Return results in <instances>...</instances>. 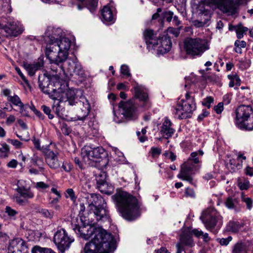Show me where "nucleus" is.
<instances>
[{"instance_id": "nucleus-9", "label": "nucleus", "mask_w": 253, "mask_h": 253, "mask_svg": "<svg viewBox=\"0 0 253 253\" xmlns=\"http://www.w3.org/2000/svg\"><path fill=\"white\" fill-rule=\"evenodd\" d=\"M193 234L199 237L203 235V232L197 229L192 230L190 227L183 229L180 236L179 241L176 245V253H181L184 250V246L192 247L194 246V243L192 239Z\"/></svg>"}, {"instance_id": "nucleus-1", "label": "nucleus", "mask_w": 253, "mask_h": 253, "mask_svg": "<svg viewBox=\"0 0 253 253\" xmlns=\"http://www.w3.org/2000/svg\"><path fill=\"white\" fill-rule=\"evenodd\" d=\"M82 225H73L76 233L85 240L91 239L84 248L85 253H110L116 249V242L113 236L101 227H95L96 221L85 222L81 217Z\"/></svg>"}, {"instance_id": "nucleus-37", "label": "nucleus", "mask_w": 253, "mask_h": 253, "mask_svg": "<svg viewBox=\"0 0 253 253\" xmlns=\"http://www.w3.org/2000/svg\"><path fill=\"white\" fill-rule=\"evenodd\" d=\"M238 185L241 190H247L250 187V182L245 178H239Z\"/></svg>"}, {"instance_id": "nucleus-44", "label": "nucleus", "mask_w": 253, "mask_h": 253, "mask_svg": "<svg viewBox=\"0 0 253 253\" xmlns=\"http://www.w3.org/2000/svg\"><path fill=\"white\" fill-rule=\"evenodd\" d=\"M181 29V27L177 28L170 27L168 29V32L169 34L173 35L175 37H177L180 34Z\"/></svg>"}, {"instance_id": "nucleus-13", "label": "nucleus", "mask_w": 253, "mask_h": 253, "mask_svg": "<svg viewBox=\"0 0 253 253\" xmlns=\"http://www.w3.org/2000/svg\"><path fill=\"white\" fill-rule=\"evenodd\" d=\"M53 242L58 249L62 253L68 250L71 244L74 242V239L68 235L63 228L58 229L53 237Z\"/></svg>"}, {"instance_id": "nucleus-21", "label": "nucleus", "mask_w": 253, "mask_h": 253, "mask_svg": "<svg viewBox=\"0 0 253 253\" xmlns=\"http://www.w3.org/2000/svg\"><path fill=\"white\" fill-rule=\"evenodd\" d=\"M106 176L105 172L100 171L96 175V183L100 192L110 195L113 191V187L112 186H108V183L106 181Z\"/></svg>"}, {"instance_id": "nucleus-16", "label": "nucleus", "mask_w": 253, "mask_h": 253, "mask_svg": "<svg viewBox=\"0 0 253 253\" xmlns=\"http://www.w3.org/2000/svg\"><path fill=\"white\" fill-rule=\"evenodd\" d=\"M200 167L192 166L190 161H186L181 166L180 172L177 177L182 180H185L190 183L193 181V175L196 171L199 169Z\"/></svg>"}, {"instance_id": "nucleus-53", "label": "nucleus", "mask_w": 253, "mask_h": 253, "mask_svg": "<svg viewBox=\"0 0 253 253\" xmlns=\"http://www.w3.org/2000/svg\"><path fill=\"white\" fill-rule=\"evenodd\" d=\"M7 141L10 142L16 148H21L22 145V143L17 140L8 139Z\"/></svg>"}, {"instance_id": "nucleus-26", "label": "nucleus", "mask_w": 253, "mask_h": 253, "mask_svg": "<svg viewBox=\"0 0 253 253\" xmlns=\"http://www.w3.org/2000/svg\"><path fill=\"white\" fill-rule=\"evenodd\" d=\"M64 100H60L57 99H53L54 100V102L52 106V109L55 113L59 115L61 110V106L60 105V103L63 102H68V104L71 106L75 105V93L74 92V95L73 96L69 97L68 96H65Z\"/></svg>"}, {"instance_id": "nucleus-52", "label": "nucleus", "mask_w": 253, "mask_h": 253, "mask_svg": "<svg viewBox=\"0 0 253 253\" xmlns=\"http://www.w3.org/2000/svg\"><path fill=\"white\" fill-rule=\"evenodd\" d=\"M161 151V149L158 147H152L151 148V154L153 157L160 155Z\"/></svg>"}, {"instance_id": "nucleus-36", "label": "nucleus", "mask_w": 253, "mask_h": 253, "mask_svg": "<svg viewBox=\"0 0 253 253\" xmlns=\"http://www.w3.org/2000/svg\"><path fill=\"white\" fill-rule=\"evenodd\" d=\"M32 253H56L51 249L45 248H42L36 246L32 250Z\"/></svg>"}, {"instance_id": "nucleus-18", "label": "nucleus", "mask_w": 253, "mask_h": 253, "mask_svg": "<svg viewBox=\"0 0 253 253\" xmlns=\"http://www.w3.org/2000/svg\"><path fill=\"white\" fill-rule=\"evenodd\" d=\"M119 108L124 116L130 120H135L137 118L136 108L131 101H121L119 104Z\"/></svg>"}, {"instance_id": "nucleus-49", "label": "nucleus", "mask_w": 253, "mask_h": 253, "mask_svg": "<svg viewBox=\"0 0 253 253\" xmlns=\"http://www.w3.org/2000/svg\"><path fill=\"white\" fill-rule=\"evenodd\" d=\"M232 239V238L231 236H228L226 238H222V239H220L218 240H219V242L221 245L227 246L229 244L230 242L231 241Z\"/></svg>"}, {"instance_id": "nucleus-11", "label": "nucleus", "mask_w": 253, "mask_h": 253, "mask_svg": "<svg viewBox=\"0 0 253 253\" xmlns=\"http://www.w3.org/2000/svg\"><path fill=\"white\" fill-rule=\"evenodd\" d=\"M5 20L6 23L1 24V34L6 37H16L23 33L24 28L20 22L11 17H8Z\"/></svg>"}, {"instance_id": "nucleus-45", "label": "nucleus", "mask_w": 253, "mask_h": 253, "mask_svg": "<svg viewBox=\"0 0 253 253\" xmlns=\"http://www.w3.org/2000/svg\"><path fill=\"white\" fill-rule=\"evenodd\" d=\"M40 213L46 218L50 219L53 217V212L47 209H41Z\"/></svg>"}, {"instance_id": "nucleus-41", "label": "nucleus", "mask_w": 253, "mask_h": 253, "mask_svg": "<svg viewBox=\"0 0 253 253\" xmlns=\"http://www.w3.org/2000/svg\"><path fill=\"white\" fill-rule=\"evenodd\" d=\"M9 154V147L6 143H3L2 144V147L1 148V158L7 157Z\"/></svg>"}, {"instance_id": "nucleus-10", "label": "nucleus", "mask_w": 253, "mask_h": 253, "mask_svg": "<svg viewBox=\"0 0 253 253\" xmlns=\"http://www.w3.org/2000/svg\"><path fill=\"white\" fill-rule=\"evenodd\" d=\"M241 0H201L207 5L213 9L218 8L224 13L231 14L236 12L235 4L239 3Z\"/></svg>"}, {"instance_id": "nucleus-59", "label": "nucleus", "mask_w": 253, "mask_h": 253, "mask_svg": "<svg viewBox=\"0 0 253 253\" xmlns=\"http://www.w3.org/2000/svg\"><path fill=\"white\" fill-rule=\"evenodd\" d=\"M245 173L246 175L250 176H253V168L248 166L245 169Z\"/></svg>"}, {"instance_id": "nucleus-24", "label": "nucleus", "mask_w": 253, "mask_h": 253, "mask_svg": "<svg viewBox=\"0 0 253 253\" xmlns=\"http://www.w3.org/2000/svg\"><path fill=\"white\" fill-rule=\"evenodd\" d=\"M158 45L155 47H158V51L161 54H164L169 52L172 46V42L170 37L168 34L158 39Z\"/></svg>"}, {"instance_id": "nucleus-39", "label": "nucleus", "mask_w": 253, "mask_h": 253, "mask_svg": "<svg viewBox=\"0 0 253 253\" xmlns=\"http://www.w3.org/2000/svg\"><path fill=\"white\" fill-rule=\"evenodd\" d=\"M34 187L39 191H43L49 188V185L43 181L37 182L35 183Z\"/></svg>"}, {"instance_id": "nucleus-60", "label": "nucleus", "mask_w": 253, "mask_h": 253, "mask_svg": "<svg viewBox=\"0 0 253 253\" xmlns=\"http://www.w3.org/2000/svg\"><path fill=\"white\" fill-rule=\"evenodd\" d=\"M201 15V16H206V18H205V21H208L210 19V16L209 15V11L207 10H204L202 11L200 10V12L199 13ZM206 22V21H205Z\"/></svg>"}, {"instance_id": "nucleus-63", "label": "nucleus", "mask_w": 253, "mask_h": 253, "mask_svg": "<svg viewBox=\"0 0 253 253\" xmlns=\"http://www.w3.org/2000/svg\"><path fill=\"white\" fill-rule=\"evenodd\" d=\"M15 121V118L13 115H10L6 120V124L7 125H10L12 124Z\"/></svg>"}, {"instance_id": "nucleus-30", "label": "nucleus", "mask_w": 253, "mask_h": 253, "mask_svg": "<svg viewBox=\"0 0 253 253\" xmlns=\"http://www.w3.org/2000/svg\"><path fill=\"white\" fill-rule=\"evenodd\" d=\"M101 15L103 20L106 22H113L114 21V15L110 8L105 6L102 10Z\"/></svg>"}, {"instance_id": "nucleus-48", "label": "nucleus", "mask_w": 253, "mask_h": 253, "mask_svg": "<svg viewBox=\"0 0 253 253\" xmlns=\"http://www.w3.org/2000/svg\"><path fill=\"white\" fill-rule=\"evenodd\" d=\"M66 197L70 198L72 201H75L76 199L75 193L71 188H69L66 190Z\"/></svg>"}, {"instance_id": "nucleus-12", "label": "nucleus", "mask_w": 253, "mask_h": 253, "mask_svg": "<svg viewBox=\"0 0 253 253\" xmlns=\"http://www.w3.org/2000/svg\"><path fill=\"white\" fill-rule=\"evenodd\" d=\"M200 218L208 229H211L216 225L220 227L222 224V217L213 209H208L204 211Z\"/></svg>"}, {"instance_id": "nucleus-33", "label": "nucleus", "mask_w": 253, "mask_h": 253, "mask_svg": "<svg viewBox=\"0 0 253 253\" xmlns=\"http://www.w3.org/2000/svg\"><path fill=\"white\" fill-rule=\"evenodd\" d=\"M17 190L20 195L24 198L32 199L34 196V193L30 191L29 189H26L22 187H18Z\"/></svg>"}, {"instance_id": "nucleus-23", "label": "nucleus", "mask_w": 253, "mask_h": 253, "mask_svg": "<svg viewBox=\"0 0 253 253\" xmlns=\"http://www.w3.org/2000/svg\"><path fill=\"white\" fill-rule=\"evenodd\" d=\"M134 97L139 101L148 105L149 103L148 90L143 85L136 84L133 87Z\"/></svg>"}, {"instance_id": "nucleus-3", "label": "nucleus", "mask_w": 253, "mask_h": 253, "mask_svg": "<svg viewBox=\"0 0 253 253\" xmlns=\"http://www.w3.org/2000/svg\"><path fill=\"white\" fill-rule=\"evenodd\" d=\"M112 198L125 219L131 221L140 216V206L138 201L129 193L119 191L112 196Z\"/></svg>"}, {"instance_id": "nucleus-56", "label": "nucleus", "mask_w": 253, "mask_h": 253, "mask_svg": "<svg viewBox=\"0 0 253 253\" xmlns=\"http://www.w3.org/2000/svg\"><path fill=\"white\" fill-rule=\"evenodd\" d=\"M165 17L168 22L171 21L172 19H173V13L172 11H169L165 13Z\"/></svg>"}, {"instance_id": "nucleus-50", "label": "nucleus", "mask_w": 253, "mask_h": 253, "mask_svg": "<svg viewBox=\"0 0 253 253\" xmlns=\"http://www.w3.org/2000/svg\"><path fill=\"white\" fill-rule=\"evenodd\" d=\"M15 69L16 72L20 76V77H21L22 80L24 82L25 84L26 85H29V84L28 81L26 79V78L25 77V76L24 75V74L22 73V72H21V70L20 69V68L19 67H15Z\"/></svg>"}, {"instance_id": "nucleus-20", "label": "nucleus", "mask_w": 253, "mask_h": 253, "mask_svg": "<svg viewBox=\"0 0 253 253\" xmlns=\"http://www.w3.org/2000/svg\"><path fill=\"white\" fill-rule=\"evenodd\" d=\"M7 250L8 253H26L27 246L24 241L16 238L9 242Z\"/></svg>"}, {"instance_id": "nucleus-57", "label": "nucleus", "mask_w": 253, "mask_h": 253, "mask_svg": "<svg viewBox=\"0 0 253 253\" xmlns=\"http://www.w3.org/2000/svg\"><path fill=\"white\" fill-rule=\"evenodd\" d=\"M235 45L237 47L245 48L246 46V42L244 41L237 40L235 42Z\"/></svg>"}, {"instance_id": "nucleus-5", "label": "nucleus", "mask_w": 253, "mask_h": 253, "mask_svg": "<svg viewBox=\"0 0 253 253\" xmlns=\"http://www.w3.org/2000/svg\"><path fill=\"white\" fill-rule=\"evenodd\" d=\"M235 124L240 129L253 130V109L250 105H242L235 111Z\"/></svg>"}, {"instance_id": "nucleus-15", "label": "nucleus", "mask_w": 253, "mask_h": 253, "mask_svg": "<svg viewBox=\"0 0 253 253\" xmlns=\"http://www.w3.org/2000/svg\"><path fill=\"white\" fill-rule=\"evenodd\" d=\"M62 63L63 64L61 65L60 68L64 72H66L71 76L76 75L82 76L83 75V68L77 57L67 58Z\"/></svg>"}, {"instance_id": "nucleus-58", "label": "nucleus", "mask_w": 253, "mask_h": 253, "mask_svg": "<svg viewBox=\"0 0 253 253\" xmlns=\"http://www.w3.org/2000/svg\"><path fill=\"white\" fill-rule=\"evenodd\" d=\"M62 168L66 172H69L72 169L71 165L67 163H62Z\"/></svg>"}, {"instance_id": "nucleus-32", "label": "nucleus", "mask_w": 253, "mask_h": 253, "mask_svg": "<svg viewBox=\"0 0 253 253\" xmlns=\"http://www.w3.org/2000/svg\"><path fill=\"white\" fill-rule=\"evenodd\" d=\"M31 163L37 166L41 171L43 170L44 162L42 158L35 154L31 159Z\"/></svg>"}, {"instance_id": "nucleus-62", "label": "nucleus", "mask_w": 253, "mask_h": 253, "mask_svg": "<svg viewBox=\"0 0 253 253\" xmlns=\"http://www.w3.org/2000/svg\"><path fill=\"white\" fill-rule=\"evenodd\" d=\"M136 134H137V135L138 137L139 141L141 142H144L147 139L146 136L145 135L141 134V132L140 131H137Z\"/></svg>"}, {"instance_id": "nucleus-19", "label": "nucleus", "mask_w": 253, "mask_h": 253, "mask_svg": "<svg viewBox=\"0 0 253 253\" xmlns=\"http://www.w3.org/2000/svg\"><path fill=\"white\" fill-rule=\"evenodd\" d=\"M77 98L75 97V105L77 103L79 107L77 114V119L78 120H84L88 115L90 110V106L88 101L85 98L82 97L78 102Z\"/></svg>"}, {"instance_id": "nucleus-2", "label": "nucleus", "mask_w": 253, "mask_h": 253, "mask_svg": "<svg viewBox=\"0 0 253 253\" xmlns=\"http://www.w3.org/2000/svg\"><path fill=\"white\" fill-rule=\"evenodd\" d=\"M62 30L60 28L53 29L51 35L45 33V41L48 45L45 49L46 57L50 63L59 65L68 56L71 46V40L66 37L61 38Z\"/></svg>"}, {"instance_id": "nucleus-27", "label": "nucleus", "mask_w": 253, "mask_h": 253, "mask_svg": "<svg viewBox=\"0 0 253 253\" xmlns=\"http://www.w3.org/2000/svg\"><path fill=\"white\" fill-rule=\"evenodd\" d=\"M43 66V62L42 60H40L33 64H28L27 63H23L24 67L28 71L29 75L31 76L34 75L36 72L41 69Z\"/></svg>"}, {"instance_id": "nucleus-4", "label": "nucleus", "mask_w": 253, "mask_h": 253, "mask_svg": "<svg viewBox=\"0 0 253 253\" xmlns=\"http://www.w3.org/2000/svg\"><path fill=\"white\" fill-rule=\"evenodd\" d=\"M88 208L90 212L89 216L96 218V221L105 220L109 219L108 211L106 209L105 200L99 194H89L86 197Z\"/></svg>"}, {"instance_id": "nucleus-7", "label": "nucleus", "mask_w": 253, "mask_h": 253, "mask_svg": "<svg viewBox=\"0 0 253 253\" xmlns=\"http://www.w3.org/2000/svg\"><path fill=\"white\" fill-rule=\"evenodd\" d=\"M210 48V42L207 39L189 38L185 40L184 48L187 54L192 57L201 56Z\"/></svg>"}, {"instance_id": "nucleus-8", "label": "nucleus", "mask_w": 253, "mask_h": 253, "mask_svg": "<svg viewBox=\"0 0 253 253\" xmlns=\"http://www.w3.org/2000/svg\"><path fill=\"white\" fill-rule=\"evenodd\" d=\"M39 85L42 91L48 95L52 99L60 100H64L65 96L71 97L74 94V91L71 90H63L61 87H58L57 89L54 88V85L52 83H47L39 81Z\"/></svg>"}, {"instance_id": "nucleus-42", "label": "nucleus", "mask_w": 253, "mask_h": 253, "mask_svg": "<svg viewBox=\"0 0 253 253\" xmlns=\"http://www.w3.org/2000/svg\"><path fill=\"white\" fill-rule=\"evenodd\" d=\"M2 9L5 13H9L11 12L12 9L10 5V0H5L2 6Z\"/></svg>"}, {"instance_id": "nucleus-17", "label": "nucleus", "mask_w": 253, "mask_h": 253, "mask_svg": "<svg viewBox=\"0 0 253 253\" xmlns=\"http://www.w3.org/2000/svg\"><path fill=\"white\" fill-rule=\"evenodd\" d=\"M46 164L52 169H56L60 167L62 162L59 160V153L57 150H53L49 148L43 150Z\"/></svg>"}, {"instance_id": "nucleus-35", "label": "nucleus", "mask_w": 253, "mask_h": 253, "mask_svg": "<svg viewBox=\"0 0 253 253\" xmlns=\"http://www.w3.org/2000/svg\"><path fill=\"white\" fill-rule=\"evenodd\" d=\"M233 253H247L246 246L242 243H236L233 249Z\"/></svg>"}, {"instance_id": "nucleus-55", "label": "nucleus", "mask_w": 253, "mask_h": 253, "mask_svg": "<svg viewBox=\"0 0 253 253\" xmlns=\"http://www.w3.org/2000/svg\"><path fill=\"white\" fill-rule=\"evenodd\" d=\"M185 195L186 197L193 198L195 197V194L194 190L191 188H187L185 190Z\"/></svg>"}, {"instance_id": "nucleus-43", "label": "nucleus", "mask_w": 253, "mask_h": 253, "mask_svg": "<svg viewBox=\"0 0 253 253\" xmlns=\"http://www.w3.org/2000/svg\"><path fill=\"white\" fill-rule=\"evenodd\" d=\"M213 102V98L211 96L207 97L205 98L202 104L208 108H210L211 104Z\"/></svg>"}, {"instance_id": "nucleus-22", "label": "nucleus", "mask_w": 253, "mask_h": 253, "mask_svg": "<svg viewBox=\"0 0 253 253\" xmlns=\"http://www.w3.org/2000/svg\"><path fill=\"white\" fill-rule=\"evenodd\" d=\"M3 95L7 97V100L12 105L17 106L19 108L20 112L23 113L24 104L21 101L20 97L16 94L12 95V91L10 89L4 88L2 90Z\"/></svg>"}, {"instance_id": "nucleus-6", "label": "nucleus", "mask_w": 253, "mask_h": 253, "mask_svg": "<svg viewBox=\"0 0 253 253\" xmlns=\"http://www.w3.org/2000/svg\"><path fill=\"white\" fill-rule=\"evenodd\" d=\"M191 94V92H187L185 94V99H182L178 102L174 108L173 113L175 118L184 119L191 117L196 106L194 96H192Z\"/></svg>"}, {"instance_id": "nucleus-61", "label": "nucleus", "mask_w": 253, "mask_h": 253, "mask_svg": "<svg viewBox=\"0 0 253 253\" xmlns=\"http://www.w3.org/2000/svg\"><path fill=\"white\" fill-rule=\"evenodd\" d=\"M17 161L16 160L12 159L7 164V166L9 168H15L17 167Z\"/></svg>"}, {"instance_id": "nucleus-47", "label": "nucleus", "mask_w": 253, "mask_h": 253, "mask_svg": "<svg viewBox=\"0 0 253 253\" xmlns=\"http://www.w3.org/2000/svg\"><path fill=\"white\" fill-rule=\"evenodd\" d=\"M121 74L127 77H130L131 74L129 72L128 66L126 65H123L121 67Z\"/></svg>"}, {"instance_id": "nucleus-54", "label": "nucleus", "mask_w": 253, "mask_h": 253, "mask_svg": "<svg viewBox=\"0 0 253 253\" xmlns=\"http://www.w3.org/2000/svg\"><path fill=\"white\" fill-rule=\"evenodd\" d=\"M214 110L217 114H220L223 110V103H219L217 105L214 106Z\"/></svg>"}, {"instance_id": "nucleus-25", "label": "nucleus", "mask_w": 253, "mask_h": 253, "mask_svg": "<svg viewBox=\"0 0 253 253\" xmlns=\"http://www.w3.org/2000/svg\"><path fill=\"white\" fill-rule=\"evenodd\" d=\"M175 130L172 127V123L167 118L164 119L160 129V133L163 137L168 139L174 134Z\"/></svg>"}, {"instance_id": "nucleus-31", "label": "nucleus", "mask_w": 253, "mask_h": 253, "mask_svg": "<svg viewBox=\"0 0 253 253\" xmlns=\"http://www.w3.org/2000/svg\"><path fill=\"white\" fill-rule=\"evenodd\" d=\"M243 227V224L239 222L230 221L227 224L226 230L232 233H237Z\"/></svg>"}, {"instance_id": "nucleus-38", "label": "nucleus", "mask_w": 253, "mask_h": 253, "mask_svg": "<svg viewBox=\"0 0 253 253\" xmlns=\"http://www.w3.org/2000/svg\"><path fill=\"white\" fill-rule=\"evenodd\" d=\"M5 213L7 215L9 218L15 219V215L18 212L9 206H6L5 209Z\"/></svg>"}, {"instance_id": "nucleus-40", "label": "nucleus", "mask_w": 253, "mask_h": 253, "mask_svg": "<svg viewBox=\"0 0 253 253\" xmlns=\"http://www.w3.org/2000/svg\"><path fill=\"white\" fill-rule=\"evenodd\" d=\"M237 200L236 199H233L232 197H228L225 202V205L227 208L231 209L235 207V204L236 203Z\"/></svg>"}, {"instance_id": "nucleus-46", "label": "nucleus", "mask_w": 253, "mask_h": 253, "mask_svg": "<svg viewBox=\"0 0 253 253\" xmlns=\"http://www.w3.org/2000/svg\"><path fill=\"white\" fill-rule=\"evenodd\" d=\"M242 201L246 203L248 210H250L252 209L253 207V200L251 198L242 196Z\"/></svg>"}, {"instance_id": "nucleus-28", "label": "nucleus", "mask_w": 253, "mask_h": 253, "mask_svg": "<svg viewBox=\"0 0 253 253\" xmlns=\"http://www.w3.org/2000/svg\"><path fill=\"white\" fill-rule=\"evenodd\" d=\"M146 42L148 45H152V47H155L158 45V40L155 39L156 37L154 31L152 30H146L143 33Z\"/></svg>"}, {"instance_id": "nucleus-51", "label": "nucleus", "mask_w": 253, "mask_h": 253, "mask_svg": "<svg viewBox=\"0 0 253 253\" xmlns=\"http://www.w3.org/2000/svg\"><path fill=\"white\" fill-rule=\"evenodd\" d=\"M42 108L44 113L48 116V117L49 119H52L53 118L54 116L50 114L51 110L49 107L45 105H43L42 106Z\"/></svg>"}, {"instance_id": "nucleus-64", "label": "nucleus", "mask_w": 253, "mask_h": 253, "mask_svg": "<svg viewBox=\"0 0 253 253\" xmlns=\"http://www.w3.org/2000/svg\"><path fill=\"white\" fill-rule=\"evenodd\" d=\"M33 142L34 144L35 147L37 149L40 150L41 149V146L39 139L34 138Z\"/></svg>"}, {"instance_id": "nucleus-34", "label": "nucleus", "mask_w": 253, "mask_h": 253, "mask_svg": "<svg viewBox=\"0 0 253 253\" xmlns=\"http://www.w3.org/2000/svg\"><path fill=\"white\" fill-rule=\"evenodd\" d=\"M233 28L235 30L237 37L239 39H242L244 36V34L248 30V28L244 27L242 24H239Z\"/></svg>"}, {"instance_id": "nucleus-14", "label": "nucleus", "mask_w": 253, "mask_h": 253, "mask_svg": "<svg viewBox=\"0 0 253 253\" xmlns=\"http://www.w3.org/2000/svg\"><path fill=\"white\" fill-rule=\"evenodd\" d=\"M105 152V150L100 147L92 148L89 146H85L82 149L81 156L83 161L89 165L91 162L96 161V159L101 157Z\"/></svg>"}, {"instance_id": "nucleus-29", "label": "nucleus", "mask_w": 253, "mask_h": 253, "mask_svg": "<svg viewBox=\"0 0 253 253\" xmlns=\"http://www.w3.org/2000/svg\"><path fill=\"white\" fill-rule=\"evenodd\" d=\"M203 154V151L201 150L196 152H192L191 153L190 156L187 161H190V163L192 166L194 167H200L199 164H200V161L198 156H202Z\"/></svg>"}]
</instances>
